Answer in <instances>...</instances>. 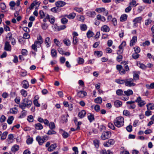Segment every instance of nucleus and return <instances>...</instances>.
I'll return each mask as SVG.
<instances>
[{"mask_svg":"<svg viewBox=\"0 0 154 154\" xmlns=\"http://www.w3.org/2000/svg\"><path fill=\"white\" fill-rule=\"evenodd\" d=\"M111 133L109 131L103 132L102 134L101 138L103 140H105L111 137Z\"/></svg>","mask_w":154,"mask_h":154,"instance_id":"obj_7","label":"nucleus"},{"mask_svg":"<svg viewBox=\"0 0 154 154\" xmlns=\"http://www.w3.org/2000/svg\"><path fill=\"white\" fill-rule=\"evenodd\" d=\"M26 111L25 110H23L22 111L21 115L19 116L20 118H22L25 116L26 115Z\"/></svg>","mask_w":154,"mask_h":154,"instance_id":"obj_43","label":"nucleus"},{"mask_svg":"<svg viewBox=\"0 0 154 154\" xmlns=\"http://www.w3.org/2000/svg\"><path fill=\"white\" fill-rule=\"evenodd\" d=\"M72 42L74 45H76L78 43V39L76 37L73 36Z\"/></svg>","mask_w":154,"mask_h":154,"instance_id":"obj_46","label":"nucleus"},{"mask_svg":"<svg viewBox=\"0 0 154 154\" xmlns=\"http://www.w3.org/2000/svg\"><path fill=\"white\" fill-rule=\"evenodd\" d=\"M51 11L54 12L56 13L60 11V9L57 6L51 9Z\"/></svg>","mask_w":154,"mask_h":154,"instance_id":"obj_35","label":"nucleus"},{"mask_svg":"<svg viewBox=\"0 0 154 154\" xmlns=\"http://www.w3.org/2000/svg\"><path fill=\"white\" fill-rule=\"evenodd\" d=\"M20 92L21 94L24 97H26L27 95V92L24 89L21 90Z\"/></svg>","mask_w":154,"mask_h":154,"instance_id":"obj_41","label":"nucleus"},{"mask_svg":"<svg viewBox=\"0 0 154 154\" xmlns=\"http://www.w3.org/2000/svg\"><path fill=\"white\" fill-rule=\"evenodd\" d=\"M97 18L99 20H100L103 22H105L106 21V18L100 14H98L97 16Z\"/></svg>","mask_w":154,"mask_h":154,"instance_id":"obj_24","label":"nucleus"},{"mask_svg":"<svg viewBox=\"0 0 154 154\" xmlns=\"http://www.w3.org/2000/svg\"><path fill=\"white\" fill-rule=\"evenodd\" d=\"M125 79H117L116 80L115 82L120 84H123L124 83L125 84Z\"/></svg>","mask_w":154,"mask_h":154,"instance_id":"obj_34","label":"nucleus"},{"mask_svg":"<svg viewBox=\"0 0 154 154\" xmlns=\"http://www.w3.org/2000/svg\"><path fill=\"white\" fill-rule=\"evenodd\" d=\"M136 2L135 0H132L131 2H130L129 3V5L131 6H136L137 5H136Z\"/></svg>","mask_w":154,"mask_h":154,"instance_id":"obj_59","label":"nucleus"},{"mask_svg":"<svg viewBox=\"0 0 154 154\" xmlns=\"http://www.w3.org/2000/svg\"><path fill=\"white\" fill-rule=\"evenodd\" d=\"M14 119V117L13 116H11L9 117L7 120V122L10 125L12 123V121Z\"/></svg>","mask_w":154,"mask_h":154,"instance_id":"obj_33","label":"nucleus"},{"mask_svg":"<svg viewBox=\"0 0 154 154\" xmlns=\"http://www.w3.org/2000/svg\"><path fill=\"white\" fill-rule=\"evenodd\" d=\"M65 3L62 1H58L56 2L55 5L59 8L61 7H63L65 5Z\"/></svg>","mask_w":154,"mask_h":154,"instance_id":"obj_18","label":"nucleus"},{"mask_svg":"<svg viewBox=\"0 0 154 154\" xmlns=\"http://www.w3.org/2000/svg\"><path fill=\"white\" fill-rule=\"evenodd\" d=\"M128 17V15L125 14H123L122 15L120 18V21L123 22L126 20Z\"/></svg>","mask_w":154,"mask_h":154,"instance_id":"obj_22","label":"nucleus"},{"mask_svg":"<svg viewBox=\"0 0 154 154\" xmlns=\"http://www.w3.org/2000/svg\"><path fill=\"white\" fill-rule=\"evenodd\" d=\"M81 30L82 31H85L87 29V26L86 25L83 24L80 26Z\"/></svg>","mask_w":154,"mask_h":154,"instance_id":"obj_50","label":"nucleus"},{"mask_svg":"<svg viewBox=\"0 0 154 154\" xmlns=\"http://www.w3.org/2000/svg\"><path fill=\"white\" fill-rule=\"evenodd\" d=\"M135 102L137 103V105L140 107H142L146 104L145 101L142 100L140 97H138Z\"/></svg>","mask_w":154,"mask_h":154,"instance_id":"obj_5","label":"nucleus"},{"mask_svg":"<svg viewBox=\"0 0 154 154\" xmlns=\"http://www.w3.org/2000/svg\"><path fill=\"white\" fill-rule=\"evenodd\" d=\"M13 135L12 134H10L8 135V138L7 139V141L9 144H10L13 142Z\"/></svg>","mask_w":154,"mask_h":154,"instance_id":"obj_14","label":"nucleus"},{"mask_svg":"<svg viewBox=\"0 0 154 154\" xmlns=\"http://www.w3.org/2000/svg\"><path fill=\"white\" fill-rule=\"evenodd\" d=\"M8 134V132L5 131L2 134L1 137V140H4L7 137V135Z\"/></svg>","mask_w":154,"mask_h":154,"instance_id":"obj_38","label":"nucleus"},{"mask_svg":"<svg viewBox=\"0 0 154 154\" xmlns=\"http://www.w3.org/2000/svg\"><path fill=\"white\" fill-rule=\"evenodd\" d=\"M74 10L79 13H80L83 11V9L82 8L75 7Z\"/></svg>","mask_w":154,"mask_h":154,"instance_id":"obj_47","label":"nucleus"},{"mask_svg":"<svg viewBox=\"0 0 154 154\" xmlns=\"http://www.w3.org/2000/svg\"><path fill=\"white\" fill-rule=\"evenodd\" d=\"M94 102L96 103L101 104L102 102V98L100 97H98L94 99Z\"/></svg>","mask_w":154,"mask_h":154,"instance_id":"obj_29","label":"nucleus"},{"mask_svg":"<svg viewBox=\"0 0 154 154\" xmlns=\"http://www.w3.org/2000/svg\"><path fill=\"white\" fill-rule=\"evenodd\" d=\"M126 45V43L125 41H123L120 45L119 46V49H122L125 47Z\"/></svg>","mask_w":154,"mask_h":154,"instance_id":"obj_49","label":"nucleus"},{"mask_svg":"<svg viewBox=\"0 0 154 154\" xmlns=\"http://www.w3.org/2000/svg\"><path fill=\"white\" fill-rule=\"evenodd\" d=\"M116 68L121 75L125 74V70L123 68V66L121 65H117L116 66Z\"/></svg>","mask_w":154,"mask_h":154,"instance_id":"obj_10","label":"nucleus"},{"mask_svg":"<svg viewBox=\"0 0 154 154\" xmlns=\"http://www.w3.org/2000/svg\"><path fill=\"white\" fill-rule=\"evenodd\" d=\"M134 80L132 79H126L125 85L126 86L132 87L135 85V84L133 82Z\"/></svg>","mask_w":154,"mask_h":154,"instance_id":"obj_6","label":"nucleus"},{"mask_svg":"<svg viewBox=\"0 0 154 154\" xmlns=\"http://www.w3.org/2000/svg\"><path fill=\"white\" fill-rule=\"evenodd\" d=\"M93 142L95 147L97 148H98L99 146V140H94Z\"/></svg>","mask_w":154,"mask_h":154,"instance_id":"obj_44","label":"nucleus"},{"mask_svg":"<svg viewBox=\"0 0 154 154\" xmlns=\"http://www.w3.org/2000/svg\"><path fill=\"white\" fill-rule=\"evenodd\" d=\"M18 111L16 107L11 108L10 109L9 112L13 114H17Z\"/></svg>","mask_w":154,"mask_h":154,"instance_id":"obj_25","label":"nucleus"},{"mask_svg":"<svg viewBox=\"0 0 154 154\" xmlns=\"http://www.w3.org/2000/svg\"><path fill=\"white\" fill-rule=\"evenodd\" d=\"M101 30L103 32H107L109 31L110 28L108 26L106 25H104L101 27Z\"/></svg>","mask_w":154,"mask_h":154,"instance_id":"obj_13","label":"nucleus"},{"mask_svg":"<svg viewBox=\"0 0 154 154\" xmlns=\"http://www.w3.org/2000/svg\"><path fill=\"white\" fill-rule=\"evenodd\" d=\"M87 95V93L84 91H80L77 93V95L80 97H83Z\"/></svg>","mask_w":154,"mask_h":154,"instance_id":"obj_15","label":"nucleus"},{"mask_svg":"<svg viewBox=\"0 0 154 154\" xmlns=\"http://www.w3.org/2000/svg\"><path fill=\"white\" fill-rule=\"evenodd\" d=\"M57 146L56 143L51 144L50 146L48 148V150L49 151L51 152L54 150Z\"/></svg>","mask_w":154,"mask_h":154,"instance_id":"obj_16","label":"nucleus"},{"mask_svg":"<svg viewBox=\"0 0 154 154\" xmlns=\"http://www.w3.org/2000/svg\"><path fill=\"white\" fill-rule=\"evenodd\" d=\"M105 8H97L95 9V11L99 13L103 12L105 11Z\"/></svg>","mask_w":154,"mask_h":154,"instance_id":"obj_40","label":"nucleus"},{"mask_svg":"<svg viewBox=\"0 0 154 154\" xmlns=\"http://www.w3.org/2000/svg\"><path fill=\"white\" fill-rule=\"evenodd\" d=\"M48 137L46 135L42 137L38 136L36 137V140L40 145H42L44 142L48 140Z\"/></svg>","mask_w":154,"mask_h":154,"instance_id":"obj_4","label":"nucleus"},{"mask_svg":"<svg viewBox=\"0 0 154 154\" xmlns=\"http://www.w3.org/2000/svg\"><path fill=\"white\" fill-rule=\"evenodd\" d=\"M114 104L116 107H118L122 106V103L119 100H116L114 102Z\"/></svg>","mask_w":154,"mask_h":154,"instance_id":"obj_31","label":"nucleus"},{"mask_svg":"<svg viewBox=\"0 0 154 154\" xmlns=\"http://www.w3.org/2000/svg\"><path fill=\"white\" fill-rule=\"evenodd\" d=\"M88 118L90 122L94 120V117L93 114L89 113L88 114Z\"/></svg>","mask_w":154,"mask_h":154,"instance_id":"obj_21","label":"nucleus"},{"mask_svg":"<svg viewBox=\"0 0 154 154\" xmlns=\"http://www.w3.org/2000/svg\"><path fill=\"white\" fill-rule=\"evenodd\" d=\"M16 5V3L14 1H11L9 3V5L12 8L14 7Z\"/></svg>","mask_w":154,"mask_h":154,"instance_id":"obj_63","label":"nucleus"},{"mask_svg":"<svg viewBox=\"0 0 154 154\" xmlns=\"http://www.w3.org/2000/svg\"><path fill=\"white\" fill-rule=\"evenodd\" d=\"M124 93L125 95L128 96L133 94V92L131 90L128 89L127 91H125Z\"/></svg>","mask_w":154,"mask_h":154,"instance_id":"obj_26","label":"nucleus"},{"mask_svg":"<svg viewBox=\"0 0 154 154\" xmlns=\"http://www.w3.org/2000/svg\"><path fill=\"white\" fill-rule=\"evenodd\" d=\"M34 126L36 129L38 130H42L43 128L42 125L40 123H38L35 124Z\"/></svg>","mask_w":154,"mask_h":154,"instance_id":"obj_19","label":"nucleus"},{"mask_svg":"<svg viewBox=\"0 0 154 154\" xmlns=\"http://www.w3.org/2000/svg\"><path fill=\"white\" fill-rule=\"evenodd\" d=\"M49 126L51 129H54L55 128L54 124L53 122H51L49 123Z\"/></svg>","mask_w":154,"mask_h":154,"instance_id":"obj_56","label":"nucleus"},{"mask_svg":"<svg viewBox=\"0 0 154 154\" xmlns=\"http://www.w3.org/2000/svg\"><path fill=\"white\" fill-rule=\"evenodd\" d=\"M50 39L49 37L46 38L45 39V44L46 47L48 48L50 46Z\"/></svg>","mask_w":154,"mask_h":154,"instance_id":"obj_20","label":"nucleus"},{"mask_svg":"<svg viewBox=\"0 0 154 154\" xmlns=\"http://www.w3.org/2000/svg\"><path fill=\"white\" fill-rule=\"evenodd\" d=\"M137 40V37L136 35H134L132 37L130 43V45L132 46L135 44Z\"/></svg>","mask_w":154,"mask_h":154,"instance_id":"obj_11","label":"nucleus"},{"mask_svg":"<svg viewBox=\"0 0 154 154\" xmlns=\"http://www.w3.org/2000/svg\"><path fill=\"white\" fill-rule=\"evenodd\" d=\"M131 7L129 6L125 9V11L126 13L129 12L131 10Z\"/></svg>","mask_w":154,"mask_h":154,"instance_id":"obj_64","label":"nucleus"},{"mask_svg":"<svg viewBox=\"0 0 154 154\" xmlns=\"http://www.w3.org/2000/svg\"><path fill=\"white\" fill-rule=\"evenodd\" d=\"M51 53L52 56L53 57H57V53L56 51L54 49H52L51 51Z\"/></svg>","mask_w":154,"mask_h":154,"instance_id":"obj_36","label":"nucleus"},{"mask_svg":"<svg viewBox=\"0 0 154 154\" xmlns=\"http://www.w3.org/2000/svg\"><path fill=\"white\" fill-rule=\"evenodd\" d=\"M123 91L120 89L117 90L116 91L117 94L119 96L122 95L123 94Z\"/></svg>","mask_w":154,"mask_h":154,"instance_id":"obj_45","label":"nucleus"},{"mask_svg":"<svg viewBox=\"0 0 154 154\" xmlns=\"http://www.w3.org/2000/svg\"><path fill=\"white\" fill-rule=\"evenodd\" d=\"M76 16V14L74 13H72L69 15H66V16L69 19H73Z\"/></svg>","mask_w":154,"mask_h":154,"instance_id":"obj_28","label":"nucleus"},{"mask_svg":"<svg viewBox=\"0 0 154 154\" xmlns=\"http://www.w3.org/2000/svg\"><path fill=\"white\" fill-rule=\"evenodd\" d=\"M142 19V17L140 16L137 17L134 19L133 20V22L134 23L133 26L135 27H137V23H140Z\"/></svg>","mask_w":154,"mask_h":154,"instance_id":"obj_8","label":"nucleus"},{"mask_svg":"<svg viewBox=\"0 0 154 154\" xmlns=\"http://www.w3.org/2000/svg\"><path fill=\"white\" fill-rule=\"evenodd\" d=\"M77 60L78 63L79 64H83L84 62V59L80 57H78Z\"/></svg>","mask_w":154,"mask_h":154,"instance_id":"obj_32","label":"nucleus"},{"mask_svg":"<svg viewBox=\"0 0 154 154\" xmlns=\"http://www.w3.org/2000/svg\"><path fill=\"white\" fill-rule=\"evenodd\" d=\"M68 21L67 19L65 17H63L61 19L62 23L64 24L66 23Z\"/></svg>","mask_w":154,"mask_h":154,"instance_id":"obj_60","label":"nucleus"},{"mask_svg":"<svg viewBox=\"0 0 154 154\" xmlns=\"http://www.w3.org/2000/svg\"><path fill=\"white\" fill-rule=\"evenodd\" d=\"M86 112L84 110H82L80 112L78 115V116L80 118H82L85 116Z\"/></svg>","mask_w":154,"mask_h":154,"instance_id":"obj_17","label":"nucleus"},{"mask_svg":"<svg viewBox=\"0 0 154 154\" xmlns=\"http://www.w3.org/2000/svg\"><path fill=\"white\" fill-rule=\"evenodd\" d=\"M52 129H51L49 130L47 133V134L48 135L54 134H56V132Z\"/></svg>","mask_w":154,"mask_h":154,"instance_id":"obj_54","label":"nucleus"},{"mask_svg":"<svg viewBox=\"0 0 154 154\" xmlns=\"http://www.w3.org/2000/svg\"><path fill=\"white\" fill-rule=\"evenodd\" d=\"M146 107L148 110H152L154 109V104L149 103L146 105Z\"/></svg>","mask_w":154,"mask_h":154,"instance_id":"obj_27","label":"nucleus"},{"mask_svg":"<svg viewBox=\"0 0 154 154\" xmlns=\"http://www.w3.org/2000/svg\"><path fill=\"white\" fill-rule=\"evenodd\" d=\"M33 141V138H29L26 140V143L28 144H30L32 143Z\"/></svg>","mask_w":154,"mask_h":154,"instance_id":"obj_61","label":"nucleus"},{"mask_svg":"<svg viewBox=\"0 0 154 154\" xmlns=\"http://www.w3.org/2000/svg\"><path fill=\"white\" fill-rule=\"evenodd\" d=\"M43 42L42 37L39 35L37 37V40L35 41L34 44L32 45V48L34 51H37V48H39L42 46V44Z\"/></svg>","mask_w":154,"mask_h":154,"instance_id":"obj_1","label":"nucleus"},{"mask_svg":"<svg viewBox=\"0 0 154 154\" xmlns=\"http://www.w3.org/2000/svg\"><path fill=\"white\" fill-rule=\"evenodd\" d=\"M108 126L109 128L112 130H114L115 129V126H114L113 124L111 123H109Z\"/></svg>","mask_w":154,"mask_h":154,"instance_id":"obj_58","label":"nucleus"},{"mask_svg":"<svg viewBox=\"0 0 154 154\" xmlns=\"http://www.w3.org/2000/svg\"><path fill=\"white\" fill-rule=\"evenodd\" d=\"M31 100H29L27 98H25L23 100V102L19 104V107L22 109H24L26 107H29L32 104Z\"/></svg>","mask_w":154,"mask_h":154,"instance_id":"obj_2","label":"nucleus"},{"mask_svg":"<svg viewBox=\"0 0 154 154\" xmlns=\"http://www.w3.org/2000/svg\"><path fill=\"white\" fill-rule=\"evenodd\" d=\"M115 141L113 139H110L108 141L104 143L103 145L106 147H109L111 145H113L115 143Z\"/></svg>","mask_w":154,"mask_h":154,"instance_id":"obj_9","label":"nucleus"},{"mask_svg":"<svg viewBox=\"0 0 154 154\" xmlns=\"http://www.w3.org/2000/svg\"><path fill=\"white\" fill-rule=\"evenodd\" d=\"M133 76H134V80H138L139 79V75L136 73H135L134 72V74H133Z\"/></svg>","mask_w":154,"mask_h":154,"instance_id":"obj_57","label":"nucleus"},{"mask_svg":"<svg viewBox=\"0 0 154 154\" xmlns=\"http://www.w3.org/2000/svg\"><path fill=\"white\" fill-rule=\"evenodd\" d=\"M147 88L148 89H154V82L151 83L150 85L146 84V85Z\"/></svg>","mask_w":154,"mask_h":154,"instance_id":"obj_30","label":"nucleus"},{"mask_svg":"<svg viewBox=\"0 0 154 154\" xmlns=\"http://www.w3.org/2000/svg\"><path fill=\"white\" fill-rule=\"evenodd\" d=\"M115 125L118 128H120L124 125V119L121 116L119 117L114 121Z\"/></svg>","mask_w":154,"mask_h":154,"instance_id":"obj_3","label":"nucleus"},{"mask_svg":"<svg viewBox=\"0 0 154 154\" xmlns=\"http://www.w3.org/2000/svg\"><path fill=\"white\" fill-rule=\"evenodd\" d=\"M23 87L24 88H27L29 86L28 83L26 81H24L23 82Z\"/></svg>","mask_w":154,"mask_h":154,"instance_id":"obj_39","label":"nucleus"},{"mask_svg":"<svg viewBox=\"0 0 154 154\" xmlns=\"http://www.w3.org/2000/svg\"><path fill=\"white\" fill-rule=\"evenodd\" d=\"M87 35L88 38H90L93 36V33L91 31H88L87 33Z\"/></svg>","mask_w":154,"mask_h":154,"instance_id":"obj_48","label":"nucleus"},{"mask_svg":"<svg viewBox=\"0 0 154 154\" xmlns=\"http://www.w3.org/2000/svg\"><path fill=\"white\" fill-rule=\"evenodd\" d=\"M27 119L30 122H32L34 120L33 117L32 115L29 116L27 117Z\"/></svg>","mask_w":154,"mask_h":154,"instance_id":"obj_53","label":"nucleus"},{"mask_svg":"<svg viewBox=\"0 0 154 154\" xmlns=\"http://www.w3.org/2000/svg\"><path fill=\"white\" fill-rule=\"evenodd\" d=\"M152 20L150 18L146 20L145 21V25L146 26H148L151 23Z\"/></svg>","mask_w":154,"mask_h":154,"instance_id":"obj_42","label":"nucleus"},{"mask_svg":"<svg viewBox=\"0 0 154 154\" xmlns=\"http://www.w3.org/2000/svg\"><path fill=\"white\" fill-rule=\"evenodd\" d=\"M95 54L98 57H100L102 55V52L101 51H96L95 52Z\"/></svg>","mask_w":154,"mask_h":154,"instance_id":"obj_55","label":"nucleus"},{"mask_svg":"<svg viewBox=\"0 0 154 154\" xmlns=\"http://www.w3.org/2000/svg\"><path fill=\"white\" fill-rule=\"evenodd\" d=\"M132 127L131 125H129L126 128V129L128 132H131L132 131Z\"/></svg>","mask_w":154,"mask_h":154,"instance_id":"obj_62","label":"nucleus"},{"mask_svg":"<svg viewBox=\"0 0 154 154\" xmlns=\"http://www.w3.org/2000/svg\"><path fill=\"white\" fill-rule=\"evenodd\" d=\"M139 55L137 53H134L132 55V57L135 59H137L139 57Z\"/></svg>","mask_w":154,"mask_h":154,"instance_id":"obj_51","label":"nucleus"},{"mask_svg":"<svg viewBox=\"0 0 154 154\" xmlns=\"http://www.w3.org/2000/svg\"><path fill=\"white\" fill-rule=\"evenodd\" d=\"M19 149V146L18 145L15 144L12 146L11 148V150L13 152H16Z\"/></svg>","mask_w":154,"mask_h":154,"instance_id":"obj_23","label":"nucleus"},{"mask_svg":"<svg viewBox=\"0 0 154 154\" xmlns=\"http://www.w3.org/2000/svg\"><path fill=\"white\" fill-rule=\"evenodd\" d=\"M64 43L67 46H69L70 45L71 42L68 39H65L63 40Z\"/></svg>","mask_w":154,"mask_h":154,"instance_id":"obj_37","label":"nucleus"},{"mask_svg":"<svg viewBox=\"0 0 154 154\" xmlns=\"http://www.w3.org/2000/svg\"><path fill=\"white\" fill-rule=\"evenodd\" d=\"M4 49L7 51H10L11 50V46L8 42L6 41L5 43Z\"/></svg>","mask_w":154,"mask_h":154,"instance_id":"obj_12","label":"nucleus"},{"mask_svg":"<svg viewBox=\"0 0 154 154\" xmlns=\"http://www.w3.org/2000/svg\"><path fill=\"white\" fill-rule=\"evenodd\" d=\"M54 42L57 46H60L61 45L60 42L56 38L54 39Z\"/></svg>","mask_w":154,"mask_h":154,"instance_id":"obj_52","label":"nucleus"}]
</instances>
